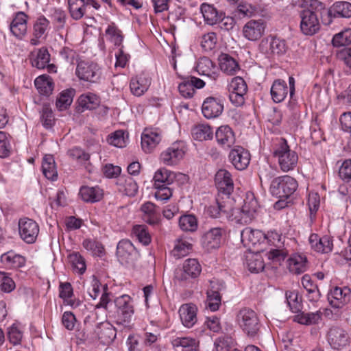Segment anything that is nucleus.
Listing matches in <instances>:
<instances>
[{
    "label": "nucleus",
    "instance_id": "41",
    "mask_svg": "<svg viewBox=\"0 0 351 351\" xmlns=\"http://www.w3.org/2000/svg\"><path fill=\"white\" fill-rule=\"evenodd\" d=\"M328 13H332L334 17L350 18L351 3L348 1H337L329 9Z\"/></svg>",
    "mask_w": 351,
    "mask_h": 351
},
{
    "label": "nucleus",
    "instance_id": "4",
    "mask_svg": "<svg viewBox=\"0 0 351 351\" xmlns=\"http://www.w3.org/2000/svg\"><path fill=\"white\" fill-rule=\"evenodd\" d=\"M297 181L292 177L284 176L274 178L270 185V192L279 199H288L298 188Z\"/></svg>",
    "mask_w": 351,
    "mask_h": 351
},
{
    "label": "nucleus",
    "instance_id": "17",
    "mask_svg": "<svg viewBox=\"0 0 351 351\" xmlns=\"http://www.w3.org/2000/svg\"><path fill=\"white\" fill-rule=\"evenodd\" d=\"M162 139L160 130L157 128H145L141 134V147L145 153H151Z\"/></svg>",
    "mask_w": 351,
    "mask_h": 351
},
{
    "label": "nucleus",
    "instance_id": "2",
    "mask_svg": "<svg viewBox=\"0 0 351 351\" xmlns=\"http://www.w3.org/2000/svg\"><path fill=\"white\" fill-rule=\"evenodd\" d=\"M239 327L248 337H255L258 335L261 323L257 313L250 308H242L236 315Z\"/></svg>",
    "mask_w": 351,
    "mask_h": 351
},
{
    "label": "nucleus",
    "instance_id": "19",
    "mask_svg": "<svg viewBox=\"0 0 351 351\" xmlns=\"http://www.w3.org/2000/svg\"><path fill=\"white\" fill-rule=\"evenodd\" d=\"M224 233V230L221 228H210L202 236V244L203 247L208 251L219 247Z\"/></svg>",
    "mask_w": 351,
    "mask_h": 351
},
{
    "label": "nucleus",
    "instance_id": "1",
    "mask_svg": "<svg viewBox=\"0 0 351 351\" xmlns=\"http://www.w3.org/2000/svg\"><path fill=\"white\" fill-rule=\"evenodd\" d=\"M114 304L117 307L116 324L130 330L133 326L134 314L132 299L128 295H123L114 300Z\"/></svg>",
    "mask_w": 351,
    "mask_h": 351
},
{
    "label": "nucleus",
    "instance_id": "22",
    "mask_svg": "<svg viewBox=\"0 0 351 351\" xmlns=\"http://www.w3.org/2000/svg\"><path fill=\"white\" fill-rule=\"evenodd\" d=\"M241 242L247 247L256 246L265 243V234L259 230L245 228L241 233Z\"/></svg>",
    "mask_w": 351,
    "mask_h": 351
},
{
    "label": "nucleus",
    "instance_id": "44",
    "mask_svg": "<svg viewBox=\"0 0 351 351\" xmlns=\"http://www.w3.org/2000/svg\"><path fill=\"white\" fill-rule=\"evenodd\" d=\"M307 269L306 258L300 255H294L289 259V269L291 273L300 274Z\"/></svg>",
    "mask_w": 351,
    "mask_h": 351
},
{
    "label": "nucleus",
    "instance_id": "34",
    "mask_svg": "<svg viewBox=\"0 0 351 351\" xmlns=\"http://www.w3.org/2000/svg\"><path fill=\"white\" fill-rule=\"evenodd\" d=\"M1 263L9 268L22 267L25 264V258L12 251L8 252L1 256Z\"/></svg>",
    "mask_w": 351,
    "mask_h": 351
},
{
    "label": "nucleus",
    "instance_id": "12",
    "mask_svg": "<svg viewBox=\"0 0 351 351\" xmlns=\"http://www.w3.org/2000/svg\"><path fill=\"white\" fill-rule=\"evenodd\" d=\"M351 290L348 287H333L328 293V300L330 306L340 308L350 302Z\"/></svg>",
    "mask_w": 351,
    "mask_h": 351
},
{
    "label": "nucleus",
    "instance_id": "36",
    "mask_svg": "<svg viewBox=\"0 0 351 351\" xmlns=\"http://www.w3.org/2000/svg\"><path fill=\"white\" fill-rule=\"evenodd\" d=\"M101 100L98 95L93 93L82 94L78 99L79 106L84 110L96 109L100 104Z\"/></svg>",
    "mask_w": 351,
    "mask_h": 351
},
{
    "label": "nucleus",
    "instance_id": "51",
    "mask_svg": "<svg viewBox=\"0 0 351 351\" xmlns=\"http://www.w3.org/2000/svg\"><path fill=\"white\" fill-rule=\"evenodd\" d=\"M8 338L14 346L19 345L23 335L22 327L19 323H14L8 328Z\"/></svg>",
    "mask_w": 351,
    "mask_h": 351
},
{
    "label": "nucleus",
    "instance_id": "21",
    "mask_svg": "<svg viewBox=\"0 0 351 351\" xmlns=\"http://www.w3.org/2000/svg\"><path fill=\"white\" fill-rule=\"evenodd\" d=\"M215 182L219 192L230 195L234 190L231 173L226 169H219L215 174Z\"/></svg>",
    "mask_w": 351,
    "mask_h": 351
},
{
    "label": "nucleus",
    "instance_id": "27",
    "mask_svg": "<svg viewBox=\"0 0 351 351\" xmlns=\"http://www.w3.org/2000/svg\"><path fill=\"white\" fill-rule=\"evenodd\" d=\"M142 219L152 226L158 225L160 221V213L156 210V205L151 202H146L141 206Z\"/></svg>",
    "mask_w": 351,
    "mask_h": 351
},
{
    "label": "nucleus",
    "instance_id": "53",
    "mask_svg": "<svg viewBox=\"0 0 351 351\" xmlns=\"http://www.w3.org/2000/svg\"><path fill=\"white\" fill-rule=\"evenodd\" d=\"M179 226L186 232H194L197 228V221L193 215H182L179 219Z\"/></svg>",
    "mask_w": 351,
    "mask_h": 351
},
{
    "label": "nucleus",
    "instance_id": "63",
    "mask_svg": "<svg viewBox=\"0 0 351 351\" xmlns=\"http://www.w3.org/2000/svg\"><path fill=\"white\" fill-rule=\"evenodd\" d=\"M255 12V7L247 3H241L235 10V16L239 18L251 17Z\"/></svg>",
    "mask_w": 351,
    "mask_h": 351
},
{
    "label": "nucleus",
    "instance_id": "61",
    "mask_svg": "<svg viewBox=\"0 0 351 351\" xmlns=\"http://www.w3.org/2000/svg\"><path fill=\"white\" fill-rule=\"evenodd\" d=\"M230 93H241L246 94L247 87L244 80L241 77H235L230 82L228 87Z\"/></svg>",
    "mask_w": 351,
    "mask_h": 351
},
{
    "label": "nucleus",
    "instance_id": "50",
    "mask_svg": "<svg viewBox=\"0 0 351 351\" xmlns=\"http://www.w3.org/2000/svg\"><path fill=\"white\" fill-rule=\"evenodd\" d=\"M68 259L74 272L79 274H82L85 272L86 269L85 261L79 252L70 254Z\"/></svg>",
    "mask_w": 351,
    "mask_h": 351
},
{
    "label": "nucleus",
    "instance_id": "54",
    "mask_svg": "<svg viewBox=\"0 0 351 351\" xmlns=\"http://www.w3.org/2000/svg\"><path fill=\"white\" fill-rule=\"evenodd\" d=\"M132 234L144 245H147L151 242V236L145 225L134 226Z\"/></svg>",
    "mask_w": 351,
    "mask_h": 351
},
{
    "label": "nucleus",
    "instance_id": "38",
    "mask_svg": "<svg viewBox=\"0 0 351 351\" xmlns=\"http://www.w3.org/2000/svg\"><path fill=\"white\" fill-rule=\"evenodd\" d=\"M175 179L174 173L171 171L161 168L158 169L154 174V187H160L163 185H170Z\"/></svg>",
    "mask_w": 351,
    "mask_h": 351
},
{
    "label": "nucleus",
    "instance_id": "5",
    "mask_svg": "<svg viewBox=\"0 0 351 351\" xmlns=\"http://www.w3.org/2000/svg\"><path fill=\"white\" fill-rule=\"evenodd\" d=\"M86 339L94 342L99 341L103 344H109L116 337V330L109 322L97 323L93 328L88 327Z\"/></svg>",
    "mask_w": 351,
    "mask_h": 351
},
{
    "label": "nucleus",
    "instance_id": "60",
    "mask_svg": "<svg viewBox=\"0 0 351 351\" xmlns=\"http://www.w3.org/2000/svg\"><path fill=\"white\" fill-rule=\"evenodd\" d=\"M125 132L123 130H117L112 133L108 138V143L117 147H124L126 145V140L125 138Z\"/></svg>",
    "mask_w": 351,
    "mask_h": 351
},
{
    "label": "nucleus",
    "instance_id": "48",
    "mask_svg": "<svg viewBox=\"0 0 351 351\" xmlns=\"http://www.w3.org/2000/svg\"><path fill=\"white\" fill-rule=\"evenodd\" d=\"M287 304L290 310L298 313L302 311V299L299 297L298 293L295 291H287L285 293Z\"/></svg>",
    "mask_w": 351,
    "mask_h": 351
},
{
    "label": "nucleus",
    "instance_id": "33",
    "mask_svg": "<svg viewBox=\"0 0 351 351\" xmlns=\"http://www.w3.org/2000/svg\"><path fill=\"white\" fill-rule=\"evenodd\" d=\"M171 344L177 351H199L197 343L193 338L177 337L171 341Z\"/></svg>",
    "mask_w": 351,
    "mask_h": 351
},
{
    "label": "nucleus",
    "instance_id": "11",
    "mask_svg": "<svg viewBox=\"0 0 351 351\" xmlns=\"http://www.w3.org/2000/svg\"><path fill=\"white\" fill-rule=\"evenodd\" d=\"M328 341L332 349L342 350L346 348L350 341V337L346 330L340 327H332L327 335Z\"/></svg>",
    "mask_w": 351,
    "mask_h": 351
},
{
    "label": "nucleus",
    "instance_id": "8",
    "mask_svg": "<svg viewBox=\"0 0 351 351\" xmlns=\"http://www.w3.org/2000/svg\"><path fill=\"white\" fill-rule=\"evenodd\" d=\"M186 145L183 141H176L160 154V160L166 165H177L185 155Z\"/></svg>",
    "mask_w": 351,
    "mask_h": 351
},
{
    "label": "nucleus",
    "instance_id": "43",
    "mask_svg": "<svg viewBox=\"0 0 351 351\" xmlns=\"http://www.w3.org/2000/svg\"><path fill=\"white\" fill-rule=\"evenodd\" d=\"M302 285L308 292L310 300H318L321 294L317 285L314 283L310 276L306 274L302 278Z\"/></svg>",
    "mask_w": 351,
    "mask_h": 351
},
{
    "label": "nucleus",
    "instance_id": "10",
    "mask_svg": "<svg viewBox=\"0 0 351 351\" xmlns=\"http://www.w3.org/2000/svg\"><path fill=\"white\" fill-rule=\"evenodd\" d=\"M117 256L121 263H132L139 257V253L128 239L120 241L117 246Z\"/></svg>",
    "mask_w": 351,
    "mask_h": 351
},
{
    "label": "nucleus",
    "instance_id": "6",
    "mask_svg": "<svg viewBox=\"0 0 351 351\" xmlns=\"http://www.w3.org/2000/svg\"><path fill=\"white\" fill-rule=\"evenodd\" d=\"M265 243L273 246L268 252V258L272 261H280L287 256V250L284 247L285 238L276 231L268 232L265 234Z\"/></svg>",
    "mask_w": 351,
    "mask_h": 351
},
{
    "label": "nucleus",
    "instance_id": "16",
    "mask_svg": "<svg viewBox=\"0 0 351 351\" xmlns=\"http://www.w3.org/2000/svg\"><path fill=\"white\" fill-rule=\"evenodd\" d=\"M226 289L223 282L213 280L210 282V288L207 291V307L212 311H216L221 305L220 292Z\"/></svg>",
    "mask_w": 351,
    "mask_h": 351
},
{
    "label": "nucleus",
    "instance_id": "49",
    "mask_svg": "<svg viewBox=\"0 0 351 351\" xmlns=\"http://www.w3.org/2000/svg\"><path fill=\"white\" fill-rule=\"evenodd\" d=\"M246 264L251 272L258 273L263 271L265 264L262 256L258 254H250L246 257Z\"/></svg>",
    "mask_w": 351,
    "mask_h": 351
},
{
    "label": "nucleus",
    "instance_id": "15",
    "mask_svg": "<svg viewBox=\"0 0 351 351\" xmlns=\"http://www.w3.org/2000/svg\"><path fill=\"white\" fill-rule=\"evenodd\" d=\"M300 28L306 35H313L319 29V16L313 10H304L301 14Z\"/></svg>",
    "mask_w": 351,
    "mask_h": 351
},
{
    "label": "nucleus",
    "instance_id": "31",
    "mask_svg": "<svg viewBox=\"0 0 351 351\" xmlns=\"http://www.w3.org/2000/svg\"><path fill=\"white\" fill-rule=\"evenodd\" d=\"M201 12L205 22L210 25L217 24L222 16V11H219L213 5L204 3L200 7Z\"/></svg>",
    "mask_w": 351,
    "mask_h": 351
},
{
    "label": "nucleus",
    "instance_id": "18",
    "mask_svg": "<svg viewBox=\"0 0 351 351\" xmlns=\"http://www.w3.org/2000/svg\"><path fill=\"white\" fill-rule=\"evenodd\" d=\"M223 110V103L219 98L207 97L203 102L202 112L206 119L218 117Z\"/></svg>",
    "mask_w": 351,
    "mask_h": 351
},
{
    "label": "nucleus",
    "instance_id": "57",
    "mask_svg": "<svg viewBox=\"0 0 351 351\" xmlns=\"http://www.w3.org/2000/svg\"><path fill=\"white\" fill-rule=\"evenodd\" d=\"M106 36L108 41L114 44H121L123 40L121 31L114 25L108 27L106 30Z\"/></svg>",
    "mask_w": 351,
    "mask_h": 351
},
{
    "label": "nucleus",
    "instance_id": "45",
    "mask_svg": "<svg viewBox=\"0 0 351 351\" xmlns=\"http://www.w3.org/2000/svg\"><path fill=\"white\" fill-rule=\"evenodd\" d=\"M49 21L43 16L38 18L34 25L33 36L31 44H36V39L43 38L45 37L46 30L49 25Z\"/></svg>",
    "mask_w": 351,
    "mask_h": 351
},
{
    "label": "nucleus",
    "instance_id": "9",
    "mask_svg": "<svg viewBox=\"0 0 351 351\" xmlns=\"http://www.w3.org/2000/svg\"><path fill=\"white\" fill-rule=\"evenodd\" d=\"M19 232L21 238L27 243H34L39 234V226L33 219L23 217L19 221Z\"/></svg>",
    "mask_w": 351,
    "mask_h": 351
},
{
    "label": "nucleus",
    "instance_id": "59",
    "mask_svg": "<svg viewBox=\"0 0 351 351\" xmlns=\"http://www.w3.org/2000/svg\"><path fill=\"white\" fill-rule=\"evenodd\" d=\"M242 207L247 211L250 212V213L254 216L256 215L259 208V205L258 201L252 193L248 192L246 193L245 197L243 199V204Z\"/></svg>",
    "mask_w": 351,
    "mask_h": 351
},
{
    "label": "nucleus",
    "instance_id": "47",
    "mask_svg": "<svg viewBox=\"0 0 351 351\" xmlns=\"http://www.w3.org/2000/svg\"><path fill=\"white\" fill-rule=\"evenodd\" d=\"M192 249V245L184 239H178L171 254L176 258H182L188 255Z\"/></svg>",
    "mask_w": 351,
    "mask_h": 351
},
{
    "label": "nucleus",
    "instance_id": "55",
    "mask_svg": "<svg viewBox=\"0 0 351 351\" xmlns=\"http://www.w3.org/2000/svg\"><path fill=\"white\" fill-rule=\"evenodd\" d=\"M49 56L48 51L45 47L40 48L36 58L32 60V65L39 69L45 68L49 62Z\"/></svg>",
    "mask_w": 351,
    "mask_h": 351
},
{
    "label": "nucleus",
    "instance_id": "37",
    "mask_svg": "<svg viewBox=\"0 0 351 351\" xmlns=\"http://www.w3.org/2000/svg\"><path fill=\"white\" fill-rule=\"evenodd\" d=\"M322 313L317 311L315 313L299 312L293 317V321L304 325L318 324L322 319Z\"/></svg>",
    "mask_w": 351,
    "mask_h": 351
},
{
    "label": "nucleus",
    "instance_id": "52",
    "mask_svg": "<svg viewBox=\"0 0 351 351\" xmlns=\"http://www.w3.org/2000/svg\"><path fill=\"white\" fill-rule=\"evenodd\" d=\"M49 79L51 77L41 75L36 78L34 81L36 88L42 95H49L52 93L53 84Z\"/></svg>",
    "mask_w": 351,
    "mask_h": 351
},
{
    "label": "nucleus",
    "instance_id": "64",
    "mask_svg": "<svg viewBox=\"0 0 351 351\" xmlns=\"http://www.w3.org/2000/svg\"><path fill=\"white\" fill-rule=\"evenodd\" d=\"M233 344V339L228 336L218 337L215 341L216 351H229Z\"/></svg>",
    "mask_w": 351,
    "mask_h": 351
},
{
    "label": "nucleus",
    "instance_id": "39",
    "mask_svg": "<svg viewBox=\"0 0 351 351\" xmlns=\"http://www.w3.org/2000/svg\"><path fill=\"white\" fill-rule=\"evenodd\" d=\"M191 134L195 140L203 141L212 139L213 131L208 124H198L192 128Z\"/></svg>",
    "mask_w": 351,
    "mask_h": 351
},
{
    "label": "nucleus",
    "instance_id": "23",
    "mask_svg": "<svg viewBox=\"0 0 351 351\" xmlns=\"http://www.w3.org/2000/svg\"><path fill=\"white\" fill-rule=\"evenodd\" d=\"M308 241L311 248L317 252L329 253L333 247L332 240L328 235L319 237L317 234H311Z\"/></svg>",
    "mask_w": 351,
    "mask_h": 351
},
{
    "label": "nucleus",
    "instance_id": "42",
    "mask_svg": "<svg viewBox=\"0 0 351 351\" xmlns=\"http://www.w3.org/2000/svg\"><path fill=\"white\" fill-rule=\"evenodd\" d=\"M69 10L71 17L79 20L86 12V4L85 0H68Z\"/></svg>",
    "mask_w": 351,
    "mask_h": 351
},
{
    "label": "nucleus",
    "instance_id": "29",
    "mask_svg": "<svg viewBox=\"0 0 351 351\" xmlns=\"http://www.w3.org/2000/svg\"><path fill=\"white\" fill-rule=\"evenodd\" d=\"M288 86L285 81L281 79L275 80L270 89L273 101L275 103L283 101L288 94Z\"/></svg>",
    "mask_w": 351,
    "mask_h": 351
},
{
    "label": "nucleus",
    "instance_id": "35",
    "mask_svg": "<svg viewBox=\"0 0 351 351\" xmlns=\"http://www.w3.org/2000/svg\"><path fill=\"white\" fill-rule=\"evenodd\" d=\"M219 66L221 70L228 75H234L239 70L237 62L226 53L220 56Z\"/></svg>",
    "mask_w": 351,
    "mask_h": 351
},
{
    "label": "nucleus",
    "instance_id": "62",
    "mask_svg": "<svg viewBox=\"0 0 351 351\" xmlns=\"http://www.w3.org/2000/svg\"><path fill=\"white\" fill-rule=\"evenodd\" d=\"M207 214L213 218H219L228 215V210L226 206L219 203L218 201L215 204L210 205L207 208Z\"/></svg>",
    "mask_w": 351,
    "mask_h": 351
},
{
    "label": "nucleus",
    "instance_id": "13",
    "mask_svg": "<svg viewBox=\"0 0 351 351\" xmlns=\"http://www.w3.org/2000/svg\"><path fill=\"white\" fill-rule=\"evenodd\" d=\"M228 158L236 169L242 171L248 167L251 156L249 151L243 147L235 146L230 152Z\"/></svg>",
    "mask_w": 351,
    "mask_h": 351
},
{
    "label": "nucleus",
    "instance_id": "28",
    "mask_svg": "<svg viewBox=\"0 0 351 351\" xmlns=\"http://www.w3.org/2000/svg\"><path fill=\"white\" fill-rule=\"evenodd\" d=\"M150 84L151 79L143 75L134 77L130 83L131 93L135 96L140 97L148 90Z\"/></svg>",
    "mask_w": 351,
    "mask_h": 351
},
{
    "label": "nucleus",
    "instance_id": "58",
    "mask_svg": "<svg viewBox=\"0 0 351 351\" xmlns=\"http://www.w3.org/2000/svg\"><path fill=\"white\" fill-rule=\"evenodd\" d=\"M53 114L52 110L48 104H44L40 111V121L43 125L46 128H49L53 123Z\"/></svg>",
    "mask_w": 351,
    "mask_h": 351
},
{
    "label": "nucleus",
    "instance_id": "3",
    "mask_svg": "<svg viewBox=\"0 0 351 351\" xmlns=\"http://www.w3.org/2000/svg\"><path fill=\"white\" fill-rule=\"evenodd\" d=\"M274 156L278 158L280 169L284 172L293 170L297 165L298 156L295 151L291 150L287 142L280 138L274 151Z\"/></svg>",
    "mask_w": 351,
    "mask_h": 351
},
{
    "label": "nucleus",
    "instance_id": "40",
    "mask_svg": "<svg viewBox=\"0 0 351 351\" xmlns=\"http://www.w3.org/2000/svg\"><path fill=\"white\" fill-rule=\"evenodd\" d=\"M42 171L44 176L49 180H55L58 177V172L55 160L52 155H46L42 162Z\"/></svg>",
    "mask_w": 351,
    "mask_h": 351
},
{
    "label": "nucleus",
    "instance_id": "25",
    "mask_svg": "<svg viewBox=\"0 0 351 351\" xmlns=\"http://www.w3.org/2000/svg\"><path fill=\"white\" fill-rule=\"evenodd\" d=\"M265 24L263 20H251L243 27L244 36L251 41H256L264 32Z\"/></svg>",
    "mask_w": 351,
    "mask_h": 351
},
{
    "label": "nucleus",
    "instance_id": "20",
    "mask_svg": "<svg viewBox=\"0 0 351 351\" xmlns=\"http://www.w3.org/2000/svg\"><path fill=\"white\" fill-rule=\"evenodd\" d=\"M27 19L28 16L25 12H18L10 25V32L19 40L23 39L27 34Z\"/></svg>",
    "mask_w": 351,
    "mask_h": 351
},
{
    "label": "nucleus",
    "instance_id": "30",
    "mask_svg": "<svg viewBox=\"0 0 351 351\" xmlns=\"http://www.w3.org/2000/svg\"><path fill=\"white\" fill-rule=\"evenodd\" d=\"M196 70L199 75L208 76L213 80L217 77V68L213 62L206 57L201 58L197 64Z\"/></svg>",
    "mask_w": 351,
    "mask_h": 351
},
{
    "label": "nucleus",
    "instance_id": "56",
    "mask_svg": "<svg viewBox=\"0 0 351 351\" xmlns=\"http://www.w3.org/2000/svg\"><path fill=\"white\" fill-rule=\"evenodd\" d=\"M73 97V90L62 91L56 100V106L59 110L66 109L72 103Z\"/></svg>",
    "mask_w": 351,
    "mask_h": 351
},
{
    "label": "nucleus",
    "instance_id": "14",
    "mask_svg": "<svg viewBox=\"0 0 351 351\" xmlns=\"http://www.w3.org/2000/svg\"><path fill=\"white\" fill-rule=\"evenodd\" d=\"M202 271V267L197 259L189 258L183 264L182 269L176 271L175 277L178 281H186L197 278Z\"/></svg>",
    "mask_w": 351,
    "mask_h": 351
},
{
    "label": "nucleus",
    "instance_id": "32",
    "mask_svg": "<svg viewBox=\"0 0 351 351\" xmlns=\"http://www.w3.org/2000/svg\"><path fill=\"white\" fill-rule=\"evenodd\" d=\"M82 199L86 202L95 203L103 197V191L99 186H82L80 190Z\"/></svg>",
    "mask_w": 351,
    "mask_h": 351
},
{
    "label": "nucleus",
    "instance_id": "24",
    "mask_svg": "<svg viewBox=\"0 0 351 351\" xmlns=\"http://www.w3.org/2000/svg\"><path fill=\"white\" fill-rule=\"evenodd\" d=\"M197 308L193 304H184L179 308V315L182 324L186 328L193 327L197 322Z\"/></svg>",
    "mask_w": 351,
    "mask_h": 351
},
{
    "label": "nucleus",
    "instance_id": "46",
    "mask_svg": "<svg viewBox=\"0 0 351 351\" xmlns=\"http://www.w3.org/2000/svg\"><path fill=\"white\" fill-rule=\"evenodd\" d=\"M232 221L237 223L243 225L248 224L252 221L255 216L250 213L243 207L241 208H233L232 210Z\"/></svg>",
    "mask_w": 351,
    "mask_h": 351
},
{
    "label": "nucleus",
    "instance_id": "26",
    "mask_svg": "<svg viewBox=\"0 0 351 351\" xmlns=\"http://www.w3.org/2000/svg\"><path fill=\"white\" fill-rule=\"evenodd\" d=\"M217 143L223 148H230L235 143V136L232 128L228 125H221L215 132Z\"/></svg>",
    "mask_w": 351,
    "mask_h": 351
},
{
    "label": "nucleus",
    "instance_id": "7",
    "mask_svg": "<svg viewBox=\"0 0 351 351\" xmlns=\"http://www.w3.org/2000/svg\"><path fill=\"white\" fill-rule=\"evenodd\" d=\"M75 75L81 80L97 83L101 77V70L97 63L80 61L76 66Z\"/></svg>",
    "mask_w": 351,
    "mask_h": 351
}]
</instances>
